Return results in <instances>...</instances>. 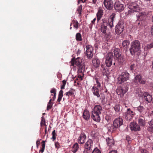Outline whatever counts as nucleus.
<instances>
[{"mask_svg":"<svg viewBox=\"0 0 153 153\" xmlns=\"http://www.w3.org/2000/svg\"><path fill=\"white\" fill-rule=\"evenodd\" d=\"M115 14L112 13L108 19V22L107 20L105 19H102V22L101 24V30L102 33H106L108 25L111 28L114 26L113 22L115 17Z\"/></svg>","mask_w":153,"mask_h":153,"instance_id":"obj_1","label":"nucleus"},{"mask_svg":"<svg viewBox=\"0 0 153 153\" xmlns=\"http://www.w3.org/2000/svg\"><path fill=\"white\" fill-rule=\"evenodd\" d=\"M70 63L71 65L72 66H74L75 64L77 66L78 73H82L83 75H84L83 73L85 71V66L84 62L81 58L79 57L76 59L73 58L71 59Z\"/></svg>","mask_w":153,"mask_h":153,"instance_id":"obj_2","label":"nucleus"},{"mask_svg":"<svg viewBox=\"0 0 153 153\" xmlns=\"http://www.w3.org/2000/svg\"><path fill=\"white\" fill-rule=\"evenodd\" d=\"M140 43L138 40H135L132 42L129 48L130 52L132 55L140 51Z\"/></svg>","mask_w":153,"mask_h":153,"instance_id":"obj_3","label":"nucleus"},{"mask_svg":"<svg viewBox=\"0 0 153 153\" xmlns=\"http://www.w3.org/2000/svg\"><path fill=\"white\" fill-rule=\"evenodd\" d=\"M95 80L96 81V83L94 84L95 86L93 87L92 91L94 95L100 96L99 95V89H100L101 88V84L99 82V79L98 78H95Z\"/></svg>","mask_w":153,"mask_h":153,"instance_id":"obj_4","label":"nucleus"},{"mask_svg":"<svg viewBox=\"0 0 153 153\" xmlns=\"http://www.w3.org/2000/svg\"><path fill=\"white\" fill-rule=\"evenodd\" d=\"M129 75V74L126 71L122 72L117 78L118 83L121 84L128 79Z\"/></svg>","mask_w":153,"mask_h":153,"instance_id":"obj_5","label":"nucleus"},{"mask_svg":"<svg viewBox=\"0 0 153 153\" xmlns=\"http://www.w3.org/2000/svg\"><path fill=\"white\" fill-rule=\"evenodd\" d=\"M120 50L118 48H115L113 51L114 53V59L117 60L118 62L120 63H122L123 61V59L121 56L120 52Z\"/></svg>","mask_w":153,"mask_h":153,"instance_id":"obj_6","label":"nucleus"},{"mask_svg":"<svg viewBox=\"0 0 153 153\" xmlns=\"http://www.w3.org/2000/svg\"><path fill=\"white\" fill-rule=\"evenodd\" d=\"M93 141L91 139H89L84 145L85 149L84 153H90L92 150Z\"/></svg>","mask_w":153,"mask_h":153,"instance_id":"obj_7","label":"nucleus"},{"mask_svg":"<svg viewBox=\"0 0 153 153\" xmlns=\"http://www.w3.org/2000/svg\"><path fill=\"white\" fill-rule=\"evenodd\" d=\"M135 113L131 111L130 108H128L127 111L123 114V117L126 120L130 121L134 117Z\"/></svg>","mask_w":153,"mask_h":153,"instance_id":"obj_8","label":"nucleus"},{"mask_svg":"<svg viewBox=\"0 0 153 153\" xmlns=\"http://www.w3.org/2000/svg\"><path fill=\"white\" fill-rule=\"evenodd\" d=\"M124 27V23L119 21L115 27V32L117 34H121L123 31Z\"/></svg>","mask_w":153,"mask_h":153,"instance_id":"obj_9","label":"nucleus"},{"mask_svg":"<svg viewBox=\"0 0 153 153\" xmlns=\"http://www.w3.org/2000/svg\"><path fill=\"white\" fill-rule=\"evenodd\" d=\"M86 55L88 58L90 59H91L93 55V49L91 45H87L86 46Z\"/></svg>","mask_w":153,"mask_h":153,"instance_id":"obj_10","label":"nucleus"},{"mask_svg":"<svg viewBox=\"0 0 153 153\" xmlns=\"http://www.w3.org/2000/svg\"><path fill=\"white\" fill-rule=\"evenodd\" d=\"M123 3V2L119 1L115 2L114 5V9L119 12H121L124 8Z\"/></svg>","mask_w":153,"mask_h":153,"instance_id":"obj_11","label":"nucleus"},{"mask_svg":"<svg viewBox=\"0 0 153 153\" xmlns=\"http://www.w3.org/2000/svg\"><path fill=\"white\" fill-rule=\"evenodd\" d=\"M113 58L112 53L109 52L107 54L105 60V63L107 67H110L112 65Z\"/></svg>","mask_w":153,"mask_h":153,"instance_id":"obj_12","label":"nucleus"},{"mask_svg":"<svg viewBox=\"0 0 153 153\" xmlns=\"http://www.w3.org/2000/svg\"><path fill=\"white\" fill-rule=\"evenodd\" d=\"M87 140V136L85 134L82 132L79 135L78 139V143L79 144H82L85 143Z\"/></svg>","mask_w":153,"mask_h":153,"instance_id":"obj_13","label":"nucleus"},{"mask_svg":"<svg viewBox=\"0 0 153 153\" xmlns=\"http://www.w3.org/2000/svg\"><path fill=\"white\" fill-rule=\"evenodd\" d=\"M123 123V121L122 118H118L115 119L113 122L114 127L117 129L119 128Z\"/></svg>","mask_w":153,"mask_h":153,"instance_id":"obj_14","label":"nucleus"},{"mask_svg":"<svg viewBox=\"0 0 153 153\" xmlns=\"http://www.w3.org/2000/svg\"><path fill=\"white\" fill-rule=\"evenodd\" d=\"M103 4L105 7L108 10L111 9L113 6V4L112 0H104Z\"/></svg>","mask_w":153,"mask_h":153,"instance_id":"obj_15","label":"nucleus"},{"mask_svg":"<svg viewBox=\"0 0 153 153\" xmlns=\"http://www.w3.org/2000/svg\"><path fill=\"white\" fill-rule=\"evenodd\" d=\"M130 10L128 11V13H130V12L138 11L139 10V7L135 3L131 4L128 6Z\"/></svg>","mask_w":153,"mask_h":153,"instance_id":"obj_16","label":"nucleus"},{"mask_svg":"<svg viewBox=\"0 0 153 153\" xmlns=\"http://www.w3.org/2000/svg\"><path fill=\"white\" fill-rule=\"evenodd\" d=\"M130 128L132 131H139L140 130V127L137 123L134 122H131L130 125Z\"/></svg>","mask_w":153,"mask_h":153,"instance_id":"obj_17","label":"nucleus"},{"mask_svg":"<svg viewBox=\"0 0 153 153\" xmlns=\"http://www.w3.org/2000/svg\"><path fill=\"white\" fill-rule=\"evenodd\" d=\"M134 82L136 83L139 82L140 84H144L145 83L146 81L143 78H142L141 75L139 74L135 76Z\"/></svg>","mask_w":153,"mask_h":153,"instance_id":"obj_18","label":"nucleus"},{"mask_svg":"<svg viewBox=\"0 0 153 153\" xmlns=\"http://www.w3.org/2000/svg\"><path fill=\"white\" fill-rule=\"evenodd\" d=\"M100 114H99L92 111L91 114V117L94 121L97 122H99L100 120Z\"/></svg>","mask_w":153,"mask_h":153,"instance_id":"obj_19","label":"nucleus"},{"mask_svg":"<svg viewBox=\"0 0 153 153\" xmlns=\"http://www.w3.org/2000/svg\"><path fill=\"white\" fill-rule=\"evenodd\" d=\"M127 91L128 89L126 87L124 89L120 87L117 89L116 92L118 95L123 96Z\"/></svg>","mask_w":153,"mask_h":153,"instance_id":"obj_20","label":"nucleus"},{"mask_svg":"<svg viewBox=\"0 0 153 153\" xmlns=\"http://www.w3.org/2000/svg\"><path fill=\"white\" fill-rule=\"evenodd\" d=\"M130 43V41L129 40H124L122 44V47H121V48L122 49V48H123L124 51H127L128 48Z\"/></svg>","mask_w":153,"mask_h":153,"instance_id":"obj_21","label":"nucleus"},{"mask_svg":"<svg viewBox=\"0 0 153 153\" xmlns=\"http://www.w3.org/2000/svg\"><path fill=\"white\" fill-rule=\"evenodd\" d=\"M138 123L139 125L142 126H144L146 125L145 117L143 116H140L138 118Z\"/></svg>","mask_w":153,"mask_h":153,"instance_id":"obj_22","label":"nucleus"},{"mask_svg":"<svg viewBox=\"0 0 153 153\" xmlns=\"http://www.w3.org/2000/svg\"><path fill=\"white\" fill-rule=\"evenodd\" d=\"M108 146L109 147H111L114 144V141L112 137H108L106 139Z\"/></svg>","mask_w":153,"mask_h":153,"instance_id":"obj_23","label":"nucleus"},{"mask_svg":"<svg viewBox=\"0 0 153 153\" xmlns=\"http://www.w3.org/2000/svg\"><path fill=\"white\" fill-rule=\"evenodd\" d=\"M102 110V108L101 106L100 105H97L95 106L94 109L92 111L101 114Z\"/></svg>","mask_w":153,"mask_h":153,"instance_id":"obj_24","label":"nucleus"},{"mask_svg":"<svg viewBox=\"0 0 153 153\" xmlns=\"http://www.w3.org/2000/svg\"><path fill=\"white\" fill-rule=\"evenodd\" d=\"M103 15V10L101 9H99L97 13V20L98 22L102 17Z\"/></svg>","mask_w":153,"mask_h":153,"instance_id":"obj_25","label":"nucleus"},{"mask_svg":"<svg viewBox=\"0 0 153 153\" xmlns=\"http://www.w3.org/2000/svg\"><path fill=\"white\" fill-rule=\"evenodd\" d=\"M114 126L113 124V125L110 124H107V128L108 131L113 133L115 131L117 128L114 127Z\"/></svg>","mask_w":153,"mask_h":153,"instance_id":"obj_26","label":"nucleus"},{"mask_svg":"<svg viewBox=\"0 0 153 153\" xmlns=\"http://www.w3.org/2000/svg\"><path fill=\"white\" fill-rule=\"evenodd\" d=\"M92 62L93 66L96 68H98L100 65V60L97 58H96L92 60Z\"/></svg>","mask_w":153,"mask_h":153,"instance_id":"obj_27","label":"nucleus"},{"mask_svg":"<svg viewBox=\"0 0 153 153\" xmlns=\"http://www.w3.org/2000/svg\"><path fill=\"white\" fill-rule=\"evenodd\" d=\"M82 116L83 118L86 120H88L90 117L89 112L87 110H85L83 113Z\"/></svg>","mask_w":153,"mask_h":153,"instance_id":"obj_28","label":"nucleus"},{"mask_svg":"<svg viewBox=\"0 0 153 153\" xmlns=\"http://www.w3.org/2000/svg\"><path fill=\"white\" fill-rule=\"evenodd\" d=\"M138 19L144 20L146 18V14L145 12L140 13L137 16Z\"/></svg>","mask_w":153,"mask_h":153,"instance_id":"obj_29","label":"nucleus"},{"mask_svg":"<svg viewBox=\"0 0 153 153\" xmlns=\"http://www.w3.org/2000/svg\"><path fill=\"white\" fill-rule=\"evenodd\" d=\"M72 24L73 25L74 27L77 29L79 27V23L77 20H73L72 21V22L71 23L70 26H71Z\"/></svg>","mask_w":153,"mask_h":153,"instance_id":"obj_30","label":"nucleus"},{"mask_svg":"<svg viewBox=\"0 0 153 153\" xmlns=\"http://www.w3.org/2000/svg\"><path fill=\"white\" fill-rule=\"evenodd\" d=\"M140 91V92H138V94H137L138 95V96H151V95L149 94V93L146 92H143L140 90L138 89V91Z\"/></svg>","mask_w":153,"mask_h":153,"instance_id":"obj_31","label":"nucleus"},{"mask_svg":"<svg viewBox=\"0 0 153 153\" xmlns=\"http://www.w3.org/2000/svg\"><path fill=\"white\" fill-rule=\"evenodd\" d=\"M45 141H43L42 142V147L39 151V153H42L44 151L45 144Z\"/></svg>","mask_w":153,"mask_h":153,"instance_id":"obj_32","label":"nucleus"},{"mask_svg":"<svg viewBox=\"0 0 153 153\" xmlns=\"http://www.w3.org/2000/svg\"><path fill=\"white\" fill-rule=\"evenodd\" d=\"M79 145L77 143H76L74 144L73 147L72 151L75 153L76 152L79 148Z\"/></svg>","mask_w":153,"mask_h":153,"instance_id":"obj_33","label":"nucleus"},{"mask_svg":"<svg viewBox=\"0 0 153 153\" xmlns=\"http://www.w3.org/2000/svg\"><path fill=\"white\" fill-rule=\"evenodd\" d=\"M76 41H80L82 40V36L80 33H77L76 35Z\"/></svg>","mask_w":153,"mask_h":153,"instance_id":"obj_34","label":"nucleus"},{"mask_svg":"<svg viewBox=\"0 0 153 153\" xmlns=\"http://www.w3.org/2000/svg\"><path fill=\"white\" fill-rule=\"evenodd\" d=\"M144 99L148 102L149 103L153 101L152 96H144Z\"/></svg>","mask_w":153,"mask_h":153,"instance_id":"obj_35","label":"nucleus"},{"mask_svg":"<svg viewBox=\"0 0 153 153\" xmlns=\"http://www.w3.org/2000/svg\"><path fill=\"white\" fill-rule=\"evenodd\" d=\"M52 136L51 139L53 141H54L56 139V137L57 135V134L56 132V130H54L53 131L52 133Z\"/></svg>","mask_w":153,"mask_h":153,"instance_id":"obj_36","label":"nucleus"},{"mask_svg":"<svg viewBox=\"0 0 153 153\" xmlns=\"http://www.w3.org/2000/svg\"><path fill=\"white\" fill-rule=\"evenodd\" d=\"M75 91L73 89H71L69 90L68 92H67L65 94V95L66 96H71L74 95V92Z\"/></svg>","mask_w":153,"mask_h":153,"instance_id":"obj_37","label":"nucleus"},{"mask_svg":"<svg viewBox=\"0 0 153 153\" xmlns=\"http://www.w3.org/2000/svg\"><path fill=\"white\" fill-rule=\"evenodd\" d=\"M52 100L51 99L49 102H48V103L47 105V111H49L50 109H51L53 105V103L51 102V101Z\"/></svg>","mask_w":153,"mask_h":153,"instance_id":"obj_38","label":"nucleus"},{"mask_svg":"<svg viewBox=\"0 0 153 153\" xmlns=\"http://www.w3.org/2000/svg\"><path fill=\"white\" fill-rule=\"evenodd\" d=\"M56 90L55 88H52L50 91L51 96H56Z\"/></svg>","mask_w":153,"mask_h":153,"instance_id":"obj_39","label":"nucleus"},{"mask_svg":"<svg viewBox=\"0 0 153 153\" xmlns=\"http://www.w3.org/2000/svg\"><path fill=\"white\" fill-rule=\"evenodd\" d=\"M153 48V42L150 44H147L146 46L145 47V48L149 50Z\"/></svg>","mask_w":153,"mask_h":153,"instance_id":"obj_40","label":"nucleus"},{"mask_svg":"<svg viewBox=\"0 0 153 153\" xmlns=\"http://www.w3.org/2000/svg\"><path fill=\"white\" fill-rule=\"evenodd\" d=\"M43 125L45 126H47L45 123V120L44 116H42V117L41 121L40 123V125L41 126Z\"/></svg>","mask_w":153,"mask_h":153,"instance_id":"obj_41","label":"nucleus"},{"mask_svg":"<svg viewBox=\"0 0 153 153\" xmlns=\"http://www.w3.org/2000/svg\"><path fill=\"white\" fill-rule=\"evenodd\" d=\"M82 10V6L81 5L79 6L77 10V11L78 13L80 15L81 14V11Z\"/></svg>","mask_w":153,"mask_h":153,"instance_id":"obj_42","label":"nucleus"},{"mask_svg":"<svg viewBox=\"0 0 153 153\" xmlns=\"http://www.w3.org/2000/svg\"><path fill=\"white\" fill-rule=\"evenodd\" d=\"M66 83V81L65 79L62 81V85L61 86V89H62L64 88Z\"/></svg>","mask_w":153,"mask_h":153,"instance_id":"obj_43","label":"nucleus"},{"mask_svg":"<svg viewBox=\"0 0 153 153\" xmlns=\"http://www.w3.org/2000/svg\"><path fill=\"white\" fill-rule=\"evenodd\" d=\"M92 153H101V152L99 149L97 148H96L94 149Z\"/></svg>","mask_w":153,"mask_h":153,"instance_id":"obj_44","label":"nucleus"},{"mask_svg":"<svg viewBox=\"0 0 153 153\" xmlns=\"http://www.w3.org/2000/svg\"><path fill=\"white\" fill-rule=\"evenodd\" d=\"M138 110L140 112H142L144 110V108L142 106H140L137 108Z\"/></svg>","mask_w":153,"mask_h":153,"instance_id":"obj_45","label":"nucleus"},{"mask_svg":"<svg viewBox=\"0 0 153 153\" xmlns=\"http://www.w3.org/2000/svg\"><path fill=\"white\" fill-rule=\"evenodd\" d=\"M114 110L117 112H118L120 110V108L118 105H116L114 107Z\"/></svg>","mask_w":153,"mask_h":153,"instance_id":"obj_46","label":"nucleus"},{"mask_svg":"<svg viewBox=\"0 0 153 153\" xmlns=\"http://www.w3.org/2000/svg\"><path fill=\"white\" fill-rule=\"evenodd\" d=\"M140 152L141 153H149V152L147 150L143 149H140Z\"/></svg>","mask_w":153,"mask_h":153,"instance_id":"obj_47","label":"nucleus"},{"mask_svg":"<svg viewBox=\"0 0 153 153\" xmlns=\"http://www.w3.org/2000/svg\"><path fill=\"white\" fill-rule=\"evenodd\" d=\"M147 130L153 133V126L148 127Z\"/></svg>","mask_w":153,"mask_h":153,"instance_id":"obj_48","label":"nucleus"},{"mask_svg":"<svg viewBox=\"0 0 153 153\" xmlns=\"http://www.w3.org/2000/svg\"><path fill=\"white\" fill-rule=\"evenodd\" d=\"M105 96H101V97L100 98V99L101 100V102L102 104H104L105 103Z\"/></svg>","mask_w":153,"mask_h":153,"instance_id":"obj_49","label":"nucleus"},{"mask_svg":"<svg viewBox=\"0 0 153 153\" xmlns=\"http://www.w3.org/2000/svg\"><path fill=\"white\" fill-rule=\"evenodd\" d=\"M55 146L56 148L57 149L59 148L60 147V145L58 142L55 143Z\"/></svg>","mask_w":153,"mask_h":153,"instance_id":"obj_50","label":"nucleus"},{"mask_svg":"<svg viewBox=\"0 0 153 153\" xmlns=\"http://www.w3.org/2000/svg\"><path fill=\"white\" fill-rule=\"evenodd\" d=\"M96 20V18H94L92 21H91V26H89V27L90 28H91L92 27V25H91V23L92 24H94V23L95 22V21Z\"/></svg>","mask_w":153,"mask_h":153,"instance_id":"obj_51","label":"nucleus"},{"mask_svg":"<svg viewBox=\"0 0 153 153\" xmlns=\"http://www.w3.org/2000/svg\"><path fill=\"white\" fill-rule=\"evenodd\" d=\"M105 119L108 122H109L111 120V118L108 115H107L105 117Z\"/></svg>","mask_w":153,"mask_h":153,"instance_id":"obj_52","label":"nucleus"},{"mask_svg":"<svg viewBox=\"0 0 153 153\" xmlns=\"http://www.w3.org/2000/svg\"><path fill=\"white\" fill-rule=\"evenodd\" d=\"M100 69L102 70V71H105L106 70L105 69V66L102 65V64H101V68H100Z\"/></svg>","mask_w":153,"mask_h":153,"instance_id":"obj_53","label":"nucleus"},{"mask_svg":"<svg viewBox=\"0 0 153 153\" xmlns=\"http://www.w3.org/2000/svg\"><path fill=\"white\" fill-rule=\"evenodd\" d=\"M148 124L150 126H153V119L149 122Z\"/></svg>","mask_w":153,"mask_h":153,"instance_id":"obj_54","label":"nucleus"},{"mask_svg":"<svg viewBox=\"0 0 153 153\" xmlns=\"http://www.w3.org/2000/svg\"><path fill=\"white\" fill-rule=\"evenodd\" d=\"M135 65L134 64H132L130 66V68L131 70H134L135 67Z\"/></svg>","mask_w":153,"mask_h":153,"instance_id":"obj_55","label":"nucleus"},{"mask_svg":"<svg viewBox=\"0 0 153 153\" xmlns=\"http://www.w3.org/2000/svg\"><path fill=\"white\" fill-rule=\"evenodd\" d=\"M63 92L62 90H61L59 92L58 96H63Z\"/></svg>","mask_w":153,"mask_h":153,"instance_id":"obj_56","label":"nucleus"},{"mask_svg":"<svg viewBox=\"0 0 153 153\" xmlns=\"http://www.w3.org/2000/svg\"><path fill=\"white\" fill-rule=\"evenodd\" d=\"M108 153H117V152L116 150H114L111 151Z\"/></svg>","mask_w":153,"mask_h":153,"instance_id":"obj_57","label":"nucleus"},{"mask_svg":"<svg viewBox=\"0 0 153 153\" xmlns=\"http://www.w3.org/2000/svg\"><path fill=\"white\" fill-rule=\"evenodd\" d=\"M36 144L37 147H38V146L39 145V144H40L39 141L37 140L36 142Z\"/></svg>","mask_w":153,"mask_h":153,"instance_id":"obj_58","label":"nucleus"},{"mask_svg":"<svg viewBox=\"0 0 153 153\" xmlns=\"http://www.w3.org/2000/svg\"><path fill=\"white\" fill-rule=\"evenodd\" d=\"M58 97H58V98L57 100V101H58V102H59L61 101V100L62 99V96H58Z\"/></svg>","mask_w":153,"mask_h":153,"instance_id":"obj_59","label":"nucleus"},{"mask_svg":"<svg viewBox=\"0 0 153 153\" xmlns=\"http://www.w3.org/2000/svg\"><path fill=\"white\" fill-rule=\"evenodd\" d=\"M130 138L129 136H127L126 137V140H128V141H129L130 140Z\"/></svg>","mask_w":153,"mask_h":153,"instance_id":"obj_60","label":"nucleus"},{"mask_svg":"<svg viewBox=\"0 0 153 153\" xmlns=\"http://www.w3.org/2000/svg\"><path fill=\"white\" fill-rule=\"evenodd\" d=\"M83 77L82 76L80 75H79L78 76V77L80 79H81V80H82V77Z\"/></svg>","mask_w":153,"mask_h":153,"instance_id":"obj_61","label":"nucleus"},{"mask_svg":"<svg viewBox=\"0 0 153 153\" xmlns=\"http://www.w3.org/2000/svg\"><path fill=\"white\" fill-rule=\"evenodd\" d=\"M151 32L152 34L153 35V25L152 27Z\"/></svg>","mask_w":153,"mask_h":153,"instance_id":"obj_62","label":"nucleus"},{"mask_svg":"<svg viewBox=\"0 0 153 153\" xmlns=\"http://www.w3.org/2000/svg\"><path fill=\"white\" fill-rule=\"evenodd\" d=\"M86 0H79L78 1V3H79V1H82L83 3H84L86 1Z\"/></svg>","mask_w":153,"mask_h":153,"instance_id":"obj_63","label":"nucleus"},{"mask_svg":"<svg viewBox=\"0 0 153 153\" xmlns=\"http://www.w3.org/2000/svg\"><path fill=\"white\" fill-rule=\"evenodd\" d=\"M97 0H92V1L93 2V3L94 4L96 3Z\"/></svg>","mask_w":153,"mask_h":153,"instance_id":"obj_64","label":"nucleus"}]
</instances>
